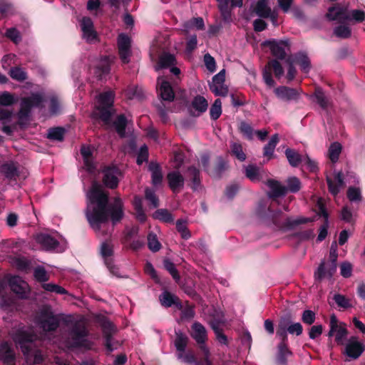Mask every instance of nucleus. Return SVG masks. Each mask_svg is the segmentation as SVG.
I'll return each mask as SVG.
<instances>
[{
  "instance_id": "f3484780",
  "label": "nucleus",
  "mask_w": 365,
  "mask_h": 365,
  "mask_svg": "<svg viewBox=\"0 0 365 365\" xmlns=\"http://www.w3.org/2000/svg\"><path fill=\"white\" fill-rule=\"evenodd\" d=\"M277 98L284 102L296 101L299 97V92L294 88L287 86H279L274 90Z\"/></svg>"
},
{
  "instance_id": "39448f33",
  "label": "nucleus",
  "mask_w": 365,
  "mask_h": 365,
  "mask_svg": "<svg viewBox=\"0 0 365 365\" xmlns=\"http://www.w3.org/2000/svg\"><path fill=\"white\" fill-rule=\"evenodd\" d=\"M97 102L93 115L101 119L106 125L110 123L114 93L108 91L96 96Z\"/></svg>"
},
{
  "instance_id": "393cba45",
  "label": "nucleus",
  "mask_w": 365,
  "mask_h": 365,
  "mask_svg": "<svg viewBox=\"0 0 365 365\" xmlns=\"http://www.w3.org/2000/svg\"><path fill=\"white\" fill-rule=\"evenodd\" d=\"M329 192L333 195H336L341 187L344 185L343 177L341 173H337L334 175V178L327 177V178Z\"/></svg>"
},
{
  "instance_id": "49530a36",
  "label": "nucleus",
  "mask_w": 365,
  "mask_h": 365,
  "mask_svg": "<svg viewBox=\"0 0 365 365\" xmlns=\"http://www.w3.org/2000/svg\"><path fill=\"white\" fill-rule=\"evenodd\" d=\"M210 91L215 95L219 96H226L228 93V88L224 83H210L209 84Z\"/></svg>"
},
{
  "instance_id": "a878e982",
  "label": "nucleus",
  "mask_w": 365,
  "mask_h": 365,
  "mask_svg": "<svg viewBox=\"0 0 365 365\" xmlns=\"http://www.w3.org/2000/svg\"><path fill=\"white\" fill-rule=\"evenodd\" d=\"M272 11L268 0H259L254 8L255 14L261 18L268 16L271 14Z\"/></svg>"
},
{
  "instance_id": "6e6d98bb",
  "label": "nucleus",
  "mask_w": 365,
  "mask_h": 365,
  "mask_svg": "<svg viewBox=\"0 0 365 365\" xmlns=\"http://www.w3.org/2000/svg\"><path fill=\"white\" fill-rule=\"evenodd\" d=\"M153 217L155 219H158L166 222L173 221V218L171 214L167 210L164 209H160L156 210L153 214Z\"/></svg>"
},
{
  "instance_id": "0eeeda50",
  "label": "nucleus",
  "mask_w": 365,
  "mask_h": 365,
  "mask_svg": "<svg viewBox=\"0 0 365 365\" xmlns=\"http://www.w3.org/2000/svg\"><path fill=\"white\" fill-rule=\"evenodd\" d=\"M46 99L43 92H34L30 96L23 98L21 101V109L19 113V119H26L30 110L34 108L41 109Z\"/></svg>"
},
{
  "instance_id": "473e14b6",
  "label": "nucleus",
  "mask_w": 365,
  "mask_h": 365,
  "mask_svg": "<svg viewBox=\"0 0 365 365\" xmlns=\"http://www.w3.org/2000/svg\"><path fill=\"white\" fill-rule=\"evenodd\" d=\"M175 63V58L173 54L168 53H163L159 58L158 65L155 67L156 70L168 68Z\"/></svg>"
},
{
  "instance_id": "6e6552de",
  "label": "nucleus",
  "mask_w": 365,
  "mask_h": 365,
  "mask_svg": "<svg viewBox=\"0 0 365 365\" xmlns=\"http://www.w3.org/2000/svg\"><path fill=\"white\" fill-rule=\"evenodd\" d=\"M190 335L199 344L200 349L203 352L206 365H211V362L209 360L210 351L205 345V341L207 339L205 327L197 322H194L191 327Z\"/></svg>"
},
{
  "instance_id": "4d7b16f0",
  "label": "nucleus",
  "mask_w": 365,
  "mask_h": 365,
  "mask_svg": "<svg viewBox=\"0 0 365 365\" xmlns=\"http://www.w3.org/2000/svg\"><path fill=\"white\" fill-rule=\"evenodd\" d=\"M176 228L183 239L187 240L190 237L191 235L187 227L185 221L182 220H178L176 222Z\"/></svg>"
},
{
  "instance_id": "2f4dec72",
  "label": "nucleus",
  "mask_w": 365,
  "mask_h": 365,
  "mask_svg": "<svg viewBox=\"0 0 365 365\" xmlns=\"http://www.w3.org/2000/svg\"><path fill=\"white\" fill-rule=\"evenodd\" d=\"M293 61L299 65L301 70L303 72L308 73L309 71L311 68L310 61L306 54L303 53L296 54L294 57Z\"/></svg>"
},
{
  "instance_id": "f704fd0d",
  "label": "nucleus",
  "mask_w": 365,
  "mask_h": 365,
  "mask_svg": "<svg viewBox=\"0 0 365 365\" xmlns=\"http://www.w3.org/2000/svg\"><path fill=\"white\" fill-rule=\"evenodd\" d=\"M176 337L174 341L178 353L185 351L188 342V337L180 331H175Z\"/></svg>"
},
{
  "instance_id": "0e129e2a",
  "label": "nucleus",
  "mask_w": 365,
  "mask_h": 365,
  "mask_svg": "<svg viewBox=\"0 0 365 365\" xmlns=\"http://www.w3.org/2000/svg\"><path fill=\"white\" fill-rule=\"evenodd\" d=\"M334 34L339 38H346L351 36V30L349 26L341 25L334 30Z\"/></svg>"
},
{
  "instance_id": "412c9836",
  "label": "nucleus",
  "mask_w": 365,
  "mask_h": 365,
  "mask_svg": "<svg viewBox=\"0 0 365 365\" xmlns=\"http://www.w3.org/2000/svg\"><path fill=\"white\" fill-rule=\"evenodd\" d=\"M336 270V263L326 264L322 262L315 272L314 277L317 280H322L325 278L330 279Z\"/></svg>"
},
{
  "instance_id": "bb28decb",
  "label": "nucleus",
  "mask_w": 365,
  "mask_h": 365,
  "mask_svg": "<svg viewBox=\"0 0 365 365\" xmlns=\"http://www.w3.org/2000/svg\"><path fill=\"white\" fill-rule=\"evenodd\" d=\"M224 319L222 316L218 317L217 319L213 320L210 322L211 327L215 331L217 339L221 344H227V336L222 334L221 329L220 328V324L224 323Z\"/></svg>"
},
{
  "instance_id": "680f3d73",
  "label": "nucleus",
  "mask_w": 365,
  "mask_h": 365,
  "mask_svg": "<svg viewBox=\"0 0 365 365\" xmlns=\"http://www.w3.org/2000/svg\"><path fill=\"white\" fill-rule=\"evenodd\" d=\"M5 36L16 44L21 41V34L16 28L8 29L5 33Z\"/></svg>"
},
{
  "instance_id": "1a4fd4ad",
  "label": "nucleus",
  "mask_w": 365,
  "mask_h": 365,
  "mask_svg": "<svg viewBox=\"0 0 365 365\" xmlns=\"http://www.w3.org/2000/svg\"><path fill=\"white\" fill-rule=\"evenodd\" d=\"M329 327L328 336H334L335 341L338 345H344L348 335L346 324L339 322L336 317L332 314L330 317Z\"/></svg>"
},
{
  "instance_id": "5fc2aeb1",
  "label": "nucleus",
  "mask_w": 365,
  "mask_h": 365,
  "mask_svg": "<svg viewBox=\"0 0 365 365\" xmlns=\"http://www.w3.org/2000/svg\"><path fill=\"white\" fill-rule=\"evenodd\" d=\"M287 190L292 192H297L301 188V182L296 177H290L287 180Z\"/></svg>"
},
{
  "instance_id": "aec40b11",
  "label": "nucleus",
  "mask_w": 365,
  "mask_h": 365,
  "mask_svg": "<svg viewBox=\"0 0 365 365\" xmlns=\"http://www.w3.org/2000/svg\"><path fill=\"white\" fill-rule=\"evenodd\" d=\"M168 185L173 192H178L185 184V178L178 170H173L168 173Z\"/></svg>"
},
{
  "instance_id": "7c9ffc66",
  "label": "nucleus",
  "mask_w": 365,
  "mask_h": 365,
  "mask_svg": "<svg viewBox=\"0 0 365 365\" xmlns=\"http://www.w3.org/2000/svg\"><path fill=\"white\" fill-rule=\"evenodd\" d=\"M285 155L289 163L292 167H297L304 159V156H302L297 151L291 148L286 149Z\"/></svg>"
},
{
  "instance_id": "864d4df0",
  "label": "nucleus",
  "mask_w": 365,
  "mask_h": 365,
  "mask_svg": "<svg viewBox=\"0 0 365 365\" xmlns=\"http://www.w3.org/2000/svg\"><path fill=\"white\" fill-rule=\"evenodd\" d=\"M17 101V98L11 93L4 91L0 93V105L9 106Z\"/></svg>"
},
{
  "instance_id": "052dcab7",
  "label": "nucleus",
  "mask_w": 365,
  "mask_h": 365,
  "mask_svg": "<svg viewBox=\"0 0 365 365\" xmlns=\"http://www.w3.org/2000/svg\"><path fill=\"white\" fill-rule=\"evenodd\" d=\"M287 324L284 321H281L277 329V336L279 337L282 342H285L287 339Z\"/></svg>"
},
{
  "instance_id": "c03bdc74",
  "label": "nucleus",
  "mask_w": 365,
  "mask_h": 365,
  "mask_svg": "<svg viewBox=\"0 0 365 365\" xmlns=\"http://www.w3.org/2000/svg\"><path fill=\"white\" fill-rule=\"evenodd\" d=\"M365 19V11L354 9L349 13L346 11L345 20L355 21L356 22H361Z\"/></svg>"
},
{
  "instance_id": "5701e85b",
  "label": "nucleus",
  "mask_w": 365,
  "mask_h": 365,
  "mask_svg": "<svg viewBox=\"0 0 365 365\" xmlns=\"http://www.w3.org/2000/svg\"><path fill=\"white\" fill-rule=\"evenodd\" d=\"M0 361L6 365H14L15 353L7 342H3L0 345Z\"/></svg>"
},
{
  "instance_id": "a19ab883",
  "label": "nucleus",
  "mask_w": 365,
  "mask_h": 365,
  "mask_svg": "<svg viewBox=\"0 0 365 365\" xmlns=\"http://www.w3.org/2000/svg\"><path fill=\"white\" fill-rule=\"evenodd\" d=\"M278 142L279 136L277 134H274L272 136L268 143L264 146V155L271 158Z\"/></svg>"
},
{
  "instance_id": "e433bc0d",
  "label": "nucleus",
  "mask_w": 365,
  "mask_h": 365,
  "mask_svg": "<svg viewBox=\"0 0 365 365\" xmlns=\"http://www.w3.org/2000/svg\"><path fill=\"white\" fill-rule=\"evenodd\" d=\"M160 302L163 307H170L173 304H177L178 297L171 293L165 291L159 297Z\"/></svg>"
},
{
  "instance_id": "79ce46f5",
  "label": "nucleus",
  "mask_w": 365,
  "mask_h": 365,
  "mask_svg": "<svg viewBox=\"0 0 365 365\" xmlns=\"http://www.w3.org/2000/svg\"><path fill=\"white\" fill-rule=\"evenodd\" d=\"M347 197L351 202L359 203L362 200L361 189L356 187H349L347 190Z\"/></svg>"
},
{
  "instance_id": "6ab92c4d",
  "label": "nucleus",
  "mask_w": 365,
  "mask_h": 365,
  "mask_svg": "<svg viewBox=\"0 0 365 365\" xmlns=\"http://www.w3.org/2000/svg\"><path fill=\"white\" fill-rule=\"evenodd\" d=\"M264 45L269 47L272 53L278 58L283 59L286 56V50H289V45L287 41H267Z\"/></svg>"
},
{
  "instance_id": "72a5a7b5",
  "label": "nucleus",
  "mask_w": 365,
  "mask_h": 365,
  "mask_svg": "<svg viewBox=\"0 0 365 365\" xmlns=\"http://www.w3.org/2000/svg\"><path fill=\"white\" fill-rule=\"evenodd\" d=\"M0 172L9 179H14L18 175L17 168L14 163H6L0 167Z\"/></svg>"
},
{
  "instance_id": "338daca9",
  "label": "nucleus",
  "mask_w": 365,
  "mask_h": 365,
  "mask_svg": "<svg viewBox=\"0 0 365 365\" xmlns=\"http://www.w3.org/2000/svg\"><path fill=\"white\" fill-rule=\"evenodd\" d=\"M185 29L196 28L197 29H202L204 27V21L202 18H195L184 24Z\"/></svg>"
},
{
  "instance_id": "7ed1b4c3",
  "label": "nucleus",
  "mask_w": 365,
  "mask_h": 365,
  "mask_svg": "<svg viewBox=\"0 0 365 365\" xmlns=\"http://www.w3.org/2000/svg\"><path fill=\"white\" fill-rule=\"evenodd\" d=\"M64 343L68 348L91 349L93 345L88 337V331L82 322H76L72 324Z\"/></svg>"
},
{
  "instance_id": "4c0bfd02",
  "label": "nucleus",
  "mask_w": 365,
  "mask_h": 365,
  "mask_svg": "<svg viewBox=\"0 0 365 365\" xmlns=\"http://www.w3.org/2000/svg\"><path fill=\"white\" fill-rule=\"evenodd\" d=\"M268 186L271 189L272 197H279L286 193V187L282 186L278 181L269 180Z\"/></svg>"
},
{
  "instance_id": "58836bf2",
  "label": "nucleus",
  "mask_w": 365,
  "mask_h": 365,
  "mask_svg": "<svg viewBox=\"0 0 365 365\" xmlns=\"http://www.w3.org/2000/svg\"><path fill=\"white\" fill-rule=\"evenodd\" d=\"M245 175L252 182L259 181L261 178L260 170L254 165H249L245 167Z\"/></svg>"
},
{
  "instance_id": "dca6fc26",
  "label": "nucleus",
  "mask_w": 365,
  "mask_h": 365,
  "mask_svg": "<svg viewBox=\"0 0 365 365\" xmlns=\"http://www.w3.org/2000/svg\"><path fill=\"white\" fill-rule=\"evenodd\" d=\"M130 38L125 34H121L118 38V46L121 61L127 63L130 56Z\"/></svg>"
},
{
  "instance_id": "3c124183",
  "label": "nucleus",
  "mask_w": 365,
  "mask_h": 365,
  "mask_svg": "<svg viewBox=\"0 0 365 365\" xmlns=\"http://www.w3.org/2000/svg\"><path fill=\"white\" fill-rule=\"evenodd\" d=\"M291 355V351L287 347L285 342H282L278 346L277 360L279 363L284 364L287 357Z\"/></svg>"
},
{
  "instance_id": "f257e3e1",
  "label": "nucleus",
  "mask_w": 365,
  "mask_h": 365,
  "mask_svg": "<svg viewBox=\"0 0 365 365\" xmlns=\"http://www.w3.org/2000/svg\"><path fill=\"white\" fill-rule=\"evenodd\" d=\"M108 196L101 185L93 182L87 193V207L86 215L91 227L100 232L107 225L108 214L113 224L119 222L123 217V205L121 199L114 198L113 202L108 205Z\"/></svg>"
},
{
  "instance_id": "4468645a",
  "label": "nucleus",
  "mask_w": 365,
  "mask_h": 365,
  "mask_svg": "<svg viewBox=\"0 0 365 365\" xmlns=\"http://www.w3.org/2000/svg\"><path fill=\"white\" fill-rule=\"evenodd\" d=\"M272 71L277 78H280L284 74L282 65L277 60L270 61L263 71V79L265 83L270 87L274 85V81L271 75Z\"/></svg>"
},
{
  "instance_id": "774afa93",
  "label": "nucleus",
  "mask_w": 365,
  "mask_h": 365,
  "mask_svg": "<svg viewBox=\"0 0 365 365\" xmlns=\"http://www.w3.org/2000/svg\"><path fill=\"white\" fill-rule=\"evenodd\" d=\"M241 133L249 140L253 138V129L251 125L245 122H241L240 125Z\"/></svg>"
},
{
  "instance_id": "9b49d317",
  "label": "nucleus",
  "mask_w": 365,
  "mask_h": 365,
  "mask_svg": "<svg viewBox=\"0 0 365 365\" xmlns=\"http://www.w3.org/2000/svg\"><path fill=\"white\" fill-rule=\"evenodd\" d=\"M11 289L20 298H26L29 293V287L26 282L16 275L8 274L5 277Z\"/></svg>"
},
{
  "instance_id": "20e7f679",
  "label": "nucleus",
  "mask_w": 365,
  "mask_h": 365,
  "mask_svg": "<svg viewBox=\"0 0 365 365\" xmlns=\"http://www.w3.org/2000/svg\"><path fill=\"white\" fill-rule=\"evenodd\" d=\"M34 323L43 332H49L55 331L58 327L60 319L50 307L44 306L36 312Z\"/></svg>"
},
{
  "instance_id": "2eb2a0df",
  "label": "nucleus",
  "mask_w": 365,
  "mask_h": 365,
  "mask_svg": "<svg viewBox=\"0 0 365 365\" xmlns=\"http://www.w3.org/2000/svg\"><path fill=\"white\" fill-rule=\"evenodd\" d=\"M113 245L110 242H103L101 246V254L104 259L105 264L113 275L120 277L119 269L113 262Z\"/></svg>"
},
{
  "instance_id": "f8f14e48",
  "label": "nucleus",
  "mask_w": 365,
  "mask_h": 365,
  "mask_svg": "<svg viewBox=\"0 0 365 365\" xmlns=\"http://www.w3.org/2000/svg\"><path fill=\"white\" fill-rule=\"evenodd\" d=\"M103 182L108 188L114 189L118 187L122 176L121 171L115 165L105 167L102 171Z\"/></svg>"
},
{
  "instance_id": "4be33fe9",
  "label": "nucleus",
  "mask_w": 365,
  "mask_h": 365,
  "mask_svg": "<svg viewBox=\"0 0 365 365\" xmlns=\"http://www.w3.org/2000/svg\"><path fill=\"white\" fill-rule=\"evenodd\" d=\"M93 149L90 146L83 145L81 149L84 168L90 173H93L96 170V165L93 158Z\"/></svg>"
},
{
  "instance_id": "c9c22d12",
  "label": "nucleus",
  "mask_w": 365,
  "mask_h": 365,
  "mask_svg": "<svg viewBox=\"0 0 365 365\" xmlns=\"http://www.w3.org/2000/svg\"><path fill=\"white\" fill-rule=\"evenodd\" d=\"M133 206L135 211V217L138 221L143 222L146 220V215L143 209L142 198L135 196L133 200Z\"/></svg>"
},
{
  "instance_id": "603ef678",
  "label": "nucleus",
  "mask_w": 365,
  "mask_h": 365,
  "mask_svg": "<svg viewBox=\"0 0 365 365\" xmlns=\"http://www.w3.org/2000/svg\"><path fill=\"white\" fill-rule=\"evenodd\" d=\"M10 76L17 81H23L26 79L27 75L25 71L19 67L11 68L9 71Z\"/></svg>"
},
{
  "instance_id": "c85d7f7f",
  "label": "nucleus",
  "mask_w": 365,
  "mask_h": 365,
  "mask_svg": "<svg viewBox=\"0 0 365 365\" xmlns=\"http://www.w3.org/2000/svg\"><path fill=\"white\" fill-rule=\"evenodd\" d=\"M191 106L198 115L207 110L208 103L204 97L197 96L192 100Z\"/></svg>"
},
{
  "instance_id": "09e8293b",
  "label": "nucleus",
  "mask_w": 365,
  "mask_h": 365,
  "mask_svg": "<svg viewBox=\"0 0 365 365\" xmlns=\"http://www.w3.org/2000/svg\"><path fill=\"white\" fill-rule=\"evenodd\" d=\"M314 97L317 103L323 109H326L329 106V101L324 95V92L320 88H317L314 93Z\"/></svg>"
},
{
  "instance_id": "ddd939ff",
  "label": "nucleus",
  "mask_w": 365,
  "mask_h": 365,
  "mask_svg": "<svg viewBox=\"0 0 365 365\" xmlns=\"http://www.w3.org/2000/svg\"><path fill=\"white\" fill-rule=\"evenodd\" d=\"M80 27L83 38L89 43H95L98 41V36L94 29L93 21L89 17L82 18Z\"/></svg>"
},
{
  "instance_id": "69168bd1",
  "label": "nucleus",
  "mask_w": 365,
  "mask_h": 365,
  "mask_svg": "<svg viewBox=\"0 0 365 365\" xmlns=\"http://www.w3.org/2000/svg\"><path fill=\"white\" fill-rule=\"evenodd\" d=\"M64 130L61 128H51L48 130V138L56 140H62L63 138Z\"/></svg>"
},
{
  "instance_id": "13d9d810",
  "label": "nucleus",
  "mask_w": 365,
  "mask_h": 365,
  "mask_svg": "<svg viewBox=\"0 0 365 365\" xmlns=\"http://www.w3.org/2000/svg\"><path fill=\"white\" fill-rule=\"evenodd\" d=\"M148 245L149 249L153 252H157L161 247V245L159 242L156 235L153 233H149L148 236Z\"/></svg>"
},
{
  "instance_id": "de8ad7c7",
  "label": "nucleus",
  "mask_w": 365,
  "mask_h": 365,
  "mask_svg": "<svg viewBox=\"0 0 365 365\" xmlns=\"http://www.w3.org/2000/svg\"><path fill=\"white\" fill-rule=\"evenodd\" d=\"M341 151V146L338 143H332L328 150V156L332 163H336Z\"/></svg>"
},
{
  "instance_id": "c756f323",
  "label": "nucleus",
  "mask_w": 365,
  "mask_h": 365,
  "mask_svg": "<svg viewBox=\"0 0 365 365\" xmlns=\"http://www.w3.org/2000/svg\"><path fill=\"white\" fill-rule=\"evenodd\" d=\"M346 9L339 6L330 7L327 14V18L331 20L343 19L345 20Z\"/></svg>"
},
{
  "instance_id": "9d476101",
  "label": "nucleus",
  "mask_w": 365,
  "mask_h": 365,
  "mask_svg": "<svg viewBox=\"0 0 365 365\" xmlns=\"http://www.w3.org/2000/svg\"><path fill=\"white\" fill-rule=\"evenodd\" d=\"M344 345L342 354L351 359H357L365 350V345L356 336H351Z\"/></svg>"
},
{
  "instance_id": "a211bd4d",
  "label": "nucleus",
  "mask_w": 365,
  "mask_h": 365,
  "mask_svg": "<svg viewBox=\"0 0 365 365\" xmlns=\"http://www.w3.org/2000/svg\"><path fill=\"white\" fill-rule=\"evenodd\" d=\"M157 89L162 100L172 101L175 94L170 83L163 77L158 78Z\"/></svg>"
},
{
  "instance_id": "b1692460",
  "label": "nucleus",
  "mask_w": 365,
  "mask_h": 365,
  "mask_svg": "<svg viewBox=\"0 0 365 365\" xmlns=\"http://www.w3.org/2000/svg\"><path fill=\"white\" fill-rule=\"evenodd\" d=\"M102 329L106 340V346L107 349L111 352L116 349L111 338L112 334L115 331V327L110 322L104 321L102 324Z\"/></svg>"
},
{
  "instance_id": "e2e57ef3",
  "label": "nucleus",
  "mask_w": 365,
  "mask_h": 365,
  "mask_svg": "<svg viewBox=\"0 0 365 365\" xmlns=\"http://www.w3.org/2000/svg\"><path fill=\"white\" fill-rule=\"evenodd\" d=\"M188 175L191 178L192 180V188L194 190H197V187L200 185V172L199 170L195 168V167H190L188 169Z\"/></svg>"
},
{
  "instance_id": "bf43d9fd",
  "label": "nucleus",
  "mask_w": 365,
  "mask_h": 365,
  "mask_svg": "<svg viewBox=\"0 0 365 365\" xmlns=\"http://www.w3.org/2000/svg\"><path fill=\"white\" fill-rule=\"evenodd\" d=\"M42 287L47 292H55L60 294H67V291L63 287L56 284H43Z\"/></svg>"
},
{
  "instance_id": "f03ea898",
  "label": "nucleus",
  "mask_w": 365,
  "mask_h": 365,
  "mask_svg": "<svg viewBox=\"0 0 365 365\" xmlns=\"http://www.w3.org/2000/svg\"><path fill=\"white\" fill-rule=\"evenodd\" d=\"M10 336L20 346L27 364H40L43 361L41 351L36 349V343L40 337L32 327L19 324L11 330Z\"/></svg>"
},
{
  "instance_id": "37998d69",
  "label": "nucleus",
  "mask_w": 365,
  "mask_h": 365,
  "mask_svg": "<svg viewBox=\"0 0 365 365\" xmlns=\"http://www.w3.org/2000/svg\"><path fill=\"white\" fill-rule=\"evenodd\" d=\"M231 153L235 155L239 160L245 161L246 160V154L245 153L242 146L240 143L232 142L230 144Z\"/></svg>"
},
{
  "instance_id": "a18cd8bd",
  "label": "nucleus",
  "mask_w": 365,
  "mask_h": 365,
  "mask_svg": "<svg viewBox=\"0 0 365 365\" xmlns=\"http://www.w3.org/2000/svg\"><path fill=\"white\" fill-rule=\"evenodd\" d=\"M10 262L19 270H26L29 267V260L24 257H11Z\"/></svg>"
},
{
  "instance_id": "ea45409f",
  "label": "nucleus",
  "mask_w": 365,
  "mask_h": 365,
  "mask_svg": "<svg viewBox=\"0 0 365 365\" xmlns=\"http://www.w3.org/2000/svg\"><path fill=\"white\" fill-rule=\"evenodd\" d=\"M128 120L123 115H119L113 123L116 132L120 137L125 136Z\"/></svg>"
},
{
  "instance_id": "cd10ccee",
  "label": "nucleus",
  "mask_w": 365,
  "mask_h": 365,
  "mask_svg": "<svg viewBox=\"0 0 365 365\" xmlns=\"http://www.w3.org/2000/svg\"><path fill=\"white\" fill-rule=\"evenodd\" d=\"M148 168L151 172L153 184L154 185H158L161 184L163 180V174L160 165L155 162H151L149 164Z\"/></svg>"
},
{
  "instance_id": "423d86ee",
  "label": "nucleus",
  "mask_w": 365,
  "mask_h": 365,
  "mask_svg": "<svg viewBox=\"0 0 365 365\" xmlns=\"http://www.w3.org/2000/svg\"><path fill=\"white\" fill-rule=\"evenodd\" d=\"M36 240L44 250L63 252L67 247L66 240L61 235H51L41 233L36 236Z\"/></svg>"
},
{
  "instance_id": "8fccbe9b",
  "label": "nucleus",
  "mask_w": 365,
  "mask_h": 365,
  "mask_svg": "<svg viewBox=\"0 0 365 365\" xmlns=\"http://www.w3.org/2000/svg\"><path fill=\"white\" fill-rule=\"evenodd\" d=\"M222 114V102L217 98L215 101L210 110V118L212 120H217Z\"/></svg>"
}]
</instances>
